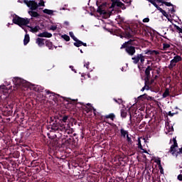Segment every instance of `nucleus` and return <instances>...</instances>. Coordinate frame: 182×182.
Here are the masks:
<instances>
[{"label": "nucleus", "mask_w": 182, "mask_h": 182, "mask_svg": "<svg viewBox=\"0 0 182 182\" xmlns=\"http://www.w3.org/2000/svg\"><path fill=\"white\" fill-rule=\"evenodd\" d=\"M13 90H23V87H27L28 89H31V90H39V85H33L23 79L19 77H14L13 78Z\"/></svg>", "instance_id": "f257e3e1"}, {"label": "nucleus", "mask_w": 182, "mask_h": 182, "mask_svg": "<svg viewBox=\"0 0 182 182\" xmlns=\"http://www.w3.org/2000/svg\"><path fill=\"white\" fill-rule=\"evenodd\" d=\"M23 2L28 8H30V9H31V11H28L29 15H31V16H33L34 18H38V16H39V14L33 11L38 9V6H45V1L43 0H41L38 4L35 1L23 0Z\"/></svg>", "instance_id": "f03ea898"}, {"label": "nucleus", "mask_w": 182, "mask_h": 182, "mask_svg": "<svg viewBox=\"0 0 182 182\" xmlns=\"http://www.w3.org/2000/svg\"><path fill=\"white\" fill-rule=\"evenodd\" d=\"M29 22H31V19L28 18H21L16 14L14 15L13 23L16 25H18V26L22 28V29H24L25 32H26L25 26H26V25H28Z\"/></svg>", "instance_id": "7ed1b4c3"}, {"label": "nucleus", "mask_w": 182, "mask_h": 182, "mask_svg": "<svg viewBox=\"0 0 182 182\" xmlns=\"http://www.w3.org/2000/svg\"><path fill=\"white\" fill-rule=\"evenodd\" d=\"M12 92V87H6V85L0 86V100L6 99L9 96V93Z\"/></svg>", "instance_id": "20e7f679"}, {"label": "nucleus", "mask_w": 182, "mask_h": 182, "mask_svg": "<svg viewBox=\"0 0 182 182\" xmlns=\"http://www.w3.org/2000/svg\"><path fill=\"white\" fill-rule=\"evenodd\" d=\"M132 41L130 40L128 42H125L122 46L121 49H123V48H126L125 50L128 55L130 56H133L134 53H136V48L134 46H128V45H132Z\"/></svg>", "instance_id": "39448f33"}, {"label": "nucleus", "mask_w": 182, "mask_h": 182, "mask_svg": "<svg viewBox=\"0 0 182 182\" xmlns=\"http://www.w3.org/2000/svg\"><path fill=\"white\" fill-rule=\"evenodd\" d=\"M170 152L175 157H177L178 154H182V148L178 149V146L177 145V141H176V139L173 140V144L171 146Z\"/></svg>", "instance_id": "423d86ee"}, {"label": "nucleus", "mask_w": 182, "mask_h": 182, "mask_svg": "<svg viewBox=\"0 0 182 182\" xmlns=\"http://www.w3.org/2000/svg\"><path fill=\"white\" fill-rule=\"evenodd\" d=\"M60 127H61V129L63 132H66V130L69 129V117L65 115L63 117V118L60 119Z\"/></svg>", "instance_id": "0eeeda50"}, {"label": "nucleus", "mask_w": 182, "mask_h": 182, "mask_svg": "<svg viewBox=\"0 0 182 182\" xmlns=\"http://www.w3.org/2000/svg\"><path fill=\"white\" fill-rule=\"evenodd\" d=\"M132 60H134L133 63H134L135 65H137L139 62H140L141 63H144L145 58L143 54H137L132 58Z\"/></svg>", "instance_id": "6e6552de"}, {"label": "nucleus", "mask_w": 182, "mask_h": 182, "mask_svg": "<svg viewBox=\"0 0 182 182\" xmlns=\"http://www.w3.org/2000/svg\"><path fill=\"white\" fill-rule=\"evenodd\" d=\"M181 60V56L176 55L171 60L170 64L168 65V69H173L176 64L178 63Z\"/></svg>", "instance_id": "1a4fd4ad"}, {"label": "nucleus", "mask_w": 182, "mask_h": 182, "mask_svg": "<svg viewBox=\"0 0 182 182\" xmlns=\"http://www.w3.org/2000/svg\"><path fill=\"white\" fill-rule=\"evenodd\" d=\"M122 8V9H126V7L124 6V4L122 3V1H119V0H114L112 2V5L110 8Z\"/></svg>", "instance_id": "9d476101"}, {"label": "nucleus", "mask_w": 182, "mask_h": 182, "mask_svg": "<svg viewBox=\"0 0 182 182\" xmlns=\"http://www.w3.org/2000/svg\"><path fill=\"white\" fill-rule=\"evenodd\" d=\"M97 12L101 15H107V11H106V4H103L98 6Z\"/></svg>", "instance_id": "9b49d317"}, {"label": "nucleus", "mask_w": 182, "mask_h": 182, "mask_svg": "<svg viewBox=\"0 0 182 182\" xmlns=\"http://www.w3.org/2000/svg\"><path fill=\"white\" fill-rule=\"evenodd\" d=\"M39 38H52V33L46 31L38 34Z\"/></svg>", "instance_id": "f8f14e48"}, {"label": "nucleus", "mask_w": 182, "mask_h": 182, "mask_svg": "<svg viewBox=\"0 0 182 182\" xmlns=\"http://www.w3.org/2000/svg\"><path fill=\"white\" fill-rule=\"evenodd\" d=\"M75 43H74V46H76L77 48H80V46H87V45L85 43H83L82 41H80V40L77 39V40H74Z\"/></svg>", "instance_id": "ddd939ff"}, {"label": "nucleus", "mask_w": 182, "mask_h": 182, "mask_svg": "<svg viewBox=\"0 0 182 182\" xmlns=\"http://www.w3.org/2000/svg\"><path fill=\"white\" fill-rule=\"evenodd\" d=\"M28 28H29L30 32H32L33 33L39 32V31H41V27L39 26H36L35 27L28 26Z\"/></svg>", "instance_id": "4468645a"}, {"label": "nucleus", "mask_w": 182, "mask_h": 182, "mask_svg": "<svg viewBox=\"0 0 182 182\" xmlns=\"http://www.w3.org/2000/svg\"><path fill=\"white\" fill-rule=\"evenodd\" d=\"M36 43L38 44V46H39L40 48H42V46H43V45H45V39L38 38L36 40Z\"/></svg>", "instance_id": "2eb2a0df"}, {"label": "nucleus", "mask_w": 182, "mask_h": 182, "mask_svg": "<svg viewBox=\"0 0 182 182\" xmlns=\"http://www.w3.org/2000/svg\"><path fill=\"white\" fill-rule=\"evenodd\" d=\"M151 70H152V68L150 66H148L145 70V75L148 80L149 79H150V72H151Z\"/></svg>", "instance_id": "dca6fc26"}, {"label": "nucleus", "mask_w": 182, "mask_h": 182, "mask_svg": "<svg viewBox=\"0 0 182 182\" xmlns=\"http://www.w3.org/2000/svg\"><path fill=\"white\" fill-rule=\"evenodd\" d=\"M29 41H31V38L29 37V34H26L23 40V43L25 46L29 43Z\"/></svg>", "instance_id": "f3484780"}, {"label": "nucleus", "mask_w": 182, "mask_h": 182, "mask_svg": "<svg viewBox=\"0 0 182 182\" xmlns=\"http://www.w3.org/2000/svg\"><path fill=\"white\" fill-rule=\"evenodd\" d=\"M141 140H144V141H145L146 139H144V138H139L138 139V147H139V149H141V150L143 149V146H141Z\"/></svg>", "instance_id": "a211bd4d"}, {"label": "nucleus", "mask_w": 182, "mask_h": 182, "mask_svg": "<svg viewBox=\"0 0 182 182\" xmlns=\"http://www.w3.org/2000/svg\"><path fill=\"white\" fill-rule=\"evenodd\" d=\"M161 14H162V15H164V16H165L166 18H168V21H169V22H171V23H173V20H171V19H170L169 18H168V14H167V12H166V11H163Z\"/></svg>", "instance_id": "6ab92c4d"}, {"label": "nucleus", "mask_w": 182, "mask_h": 182, "mask_svg": "<svg viewBox=\"0 0 182 182\" xmlns=\"http://www.w3.org/2000/svg\"><path fill=\"white\" fill-rule=\"evenodd\" d=\"M157 2H159V4H164V5H166V6H171V3L166 2L164 0H156Z\"/></svg>", "instance_id": "aec40b11"}, {"label": "nucleus", "mask_w": 182, "mask_h": 182, "mask_svg": "<svg viewBox=\"0 0 182 182\" xmlns=\"http://www.w3.org/2000/svg\"><path fill=\"white\" fill-rule=\"evenodd\" d=\"M43 12L44 14H47V15H52L53 14V11L48 9H45Z\"/></svg>", "instance_id": "412c9836"}, {"label": "nucleus", "mask_w": 182, "mask_h": 182, "mask_svg": "<svg viewBox=\"0 0 182 182\" xmlns=\"http://www.w3.org/2000/svg\"><path fill=\"white\" fill-rule=\"evenodd\" d=\"M94 111V114H96V109H95V107H90V108H87V107H85V112H87V113H89V112H90V110Z\"/></svg>", "instance_id": "4be33fe9"}, {"label": "nucleus", "mask_w": 182, "mask_h": 182, "mask_svg": "<svg viewBox=\"0 0 182 182\" xmlns=\"http://www.w3.org/2000/svg\"><path fill=\"white\" fill-rule=\"evenodd\" d=\"M166 130H168V133L173 132V125H170V124H166Z\"/></svg>", "instance_id": "5701e85b"}, {"label": "nucleus", "mask_w": 182, "mask_h": 182, "mask_svg": "<svg viewBox=\"0 0 182 182\" xmlns=\"http://www.w3.org/2000/svg\"><path fill=\"white\" fill-rule=\"evenodd\" d=\"M168 49H170V44L168 43H163V50H168Z\"/></svg>", "instance_id": "b1692460"}, {"label": "nucleus", "mask_w": 182, "mask_h": 182, "mask_svg": "<svg viewBox=\"0 0 182 182\" xmlns=\"http://www.w3.org/2000/svg\"><path fill=\"white\" fill-rule=\"evenodd\" d=\"M129 134H127V131L122 129H121V136H122V137L126 138V136H128Z\"/></svg>", "instance_id": "393cba45"}, {"label": "nucleus", "mask_w": 182, "mask_h": 182, "mask_svg": "<svg viewBox=\"0 0 182 182\" xmlns=\"http://www.w3.org/2000/svg\"><path fill=\"white\" fill-rule=\"evenodd\" d=\"M61 38H63V39H64L65 41H66V42H69V41H70V37H69V36L65 34V35H62Z\"/></svg>", "instance_id": "a878e982"}, {"label": "nucleus", "mask_w": 182, "mask_h": 182, "mask_svg": "<svg viewBox=\"0 0 182 182\" xmlns=\"http://www.w3.org/2000/svg\"><path fill=\"white\" fill-rule=\"evenodd\" d=\"M170 95V92L168 91V89H166L165 92H164L162 97L166 98L167 96Z\"/></svg>", "instance_id": "bb28decb"}, {"label": "nucleus", "mask_w": 182, "mask_h": 182, "mask_svg": "<svg viewBox=\"0 0 182 182\" xmlns=\"http://www.w3.org/2000/svg\"><path fill=\"white\" fill-rule=\"evenodd\" d=\"M146 97H147V95L144 94L138 97V100H144V99L146 100Z\"/></svg>", "instance_id": "cd10ccee"}, {"label": "nucleus", "mask_w": 182, "mask_h": 182, "mask_svg": "<svg viewBox=\"0 0 182 182\" xmlns=\"http://www.w3.org/2000/svg\"><path fill=\"white\" fill-rule=\"evenodd\" d=\"M69 35H70V38H72V39H73V41H77V38H76L75 36V34L73 33V32L70 31L69 33Z\"/></svg>", "instance_id": "c85d7f7f"}, {"label": "nucleus", "mask_w": 182, "mask_h": 182, "mask_svg": "<svg viewBox=\"0 0 182 182\" xmlns=\"http://www.w3.org/2000/svg\"><path fill=\"white\" fill-rule=\"evenodd\" d=\"M107 119H114V114H109L108 115H106Z\"/></svg>", "instance_id": "c756f323"}, {"label": "nucleus", "mask_w": 182, "mask_h": 182, "mask_svg": "<svg viewBox=\"0 0 182 182\" xmlns=\"http://www.w3.org/2000/svg\"><path fill=\"white\" fill-rule=\"evenodd\" d=\"M146 55H154V50H148L145 52Z\"/></svg>", "instance_id": "7c9ffc66"}, {"label": "nucleus", "mask_w": 182, "mask_h": 182, "mask_svg": "<svg viewBox=\"0 0 182 182\" xmlns=\"http://www.w3.org/2000/svg\"><path fill=\"white\" fill-rule=\"evenodd\" d=\"M56 29H58V26H51L50 27V31H56Z\"/></svg>", "instance_id": "2f4dec72"}, {"label": "nucleus", "mask_w": 182, "mask_h": 182, "mask_svg": "<svg viewBox=\"0 0 182 182\" xmlns=\"http://www.w3.org/2000/svg\"><path fill=\"white\" fill-rule=\"evenodd\" d=\"M172 25H173L174 28H176L178 30H180L181 33H182V28H180V27L174 23H172Z\"/></svg>", "instance_id": "473e14b6"}, {"label": "nucleus", "mask_w": 182, "mask_h": 182, "mask_svg": "<svg viewBox=\"0 0 182 182\" xmlns=\"http://www.w3.org/2000/svg\"><path fill=\"white\" fill-rule=\"evenodd\" d=\"M127 114L126 113V112H124L123 110L121 111V116H122V117H126Z\"/></svg>", "instance_id": "72a5a7b5"}, {"label": "nucleus", "mask_w": 182, "mask_h": 182, "mask_svg": "<svg viewBox=\"0 0 182 182\" xmlns=\"http://www.w3.org/2000/svg\"><path fill=\"white\" fill-rule=\"evenodd\" d=\"M146 100H154V97H150V96H149V95H146Z\"/></svg>", "instance_id": "f704fd0d"}, {"label": "nucleus", "mask_w": 182, "mask_h": 182, "mask_svg": "<svg viewBox=\"0 0 182 182\" xmlns=\"http://www.w3.org/2000/svg\"><path fill=\"white\" fill-rule=\"evenodd\" d=\"M123 2H124L125 4H127L128 5H130V3L132 2L131 0H122Z\"/></svg>", "instance_id": "c9c22d12"}, {"label": "nucleus", "mask_w": 182, "mask_h": 182, "mask_svg": "<svg viewBox=\"0 0 182 182\" xmlns=\"http://www.w3.org/2000/svg\"><path fill=\"white\" fill-rule=\"evenodd\" d=\"M89 65H90L89 62L85 63L84 68H86L87 69H89Z\"/></svg>", "instance_id": "e433bc0d"}, {"label": "nucleus", "mask_w": 182, "mask_h": 182, "mask_svg": "<svg viewBox=\"0 0 182 182\" xmlns=\"http://www.w3.org/2000/svg\"><path fill=\"white\" fill-rule=\"evenodd\" d=\"M150 21V18H145L143 19V22L144 23H147V22H149Z\"/></svg>", "instance_id": "4c0bfd02"}, {"label": "nucleus", "mask_w": 182, "mask_h": 182, "mask_svg": "<svg viewBox=\"0 0 182 182\" xmlns=\"http://www.w3.org/2000/svg\"><path fill=\"white\" fill-rule=\"evenodd\" d=\"M178 180H179V181H182V174H179L177 177Z\"/></svg>", "instance_id": "58836bf2"}, {"label": "nucleus", "mask_w": 182, "mask_h": 182, "mask_svg": "<svg viewBox=\"0 0 182 182\" xmlns=\"http://www.w3.org/2000/svg\"><path fill=\"white\" fill-rule=\"evenodd\" d=\"M156 9H158V11H159L161 13H162L164 10H163V9L160 8V6L156 7Z\"/></svg>", "instance_id": "ea45409f"}, {"label": "nucleus", "mask_w": 182, "mask_h": 182, "mask_svg": "<svg viewBox=\"0 0 182 182\" xmlns=\"http://www.w3.org/2000/svg\"><path fill=\"white\" fill-rule=\"evenodd\" d=\"M5 85L6 86H9V85H11V81H6Z\"/></svg>", "instance_id": "a19ab883"}, {"label": "nucleus", "mask_w": 182, "mask_h": 182, "mask_svg": "<svg viewBox=\"0 0 182 182\" xmlns=\"http://www.w3.org/2000/svg\"><path fill=\"white\" fill-rule=\"evenodd\" d=\"M127 141H132V138H130L129 135H127Z\"/></svg>", "instance_id": "79ce46f5"}, {"label": "nucleus", "mask_w": 182, "mask_h": 182, "mask_svg": "<svg viewBox=\"0 0 182 182\" xmlns=\"http://www.w3.org/2000/svg\"><path fill=\"white\" fill-rule=\"evenodd\" d=\"M114 100V102H116L117 103H119V104H120V103H122V100H118V101L117 100Z\"/></svg>", "instance_id": "37998d69"}, {"label": "nucleus", "mask_w": 182, "mask_h": 182, "mask_svg": "<svg viewBox=\"0 0 182 182\" xmlns=\"http://www.w3.org/2000/svg\"><path fill=\"white\" fill-rule=\"evenodd\" d=\"M152 5H154V6H155V8L156 9L159 7V6L157 5V4H156L155 1H154V4H152Z\"/></svg>", "instance_id": "c03bdc74"}, {"label": "nucleus", "mask_w": 182, "mask_h": 182, "mask_svg": "<svg viewBox=\"0 0 182 182\" xmlns=\"http://www.w3.org/2000/svg\"><path fill=\"white\" fill-rule=\"evenodd\" d=\"M70 69H71V70H73V72H75V73H76V71L75 70V69H73V66L70 65Z\"/></svg>", "instance_id": "a18cd8bd"}, {"label": "nucleus", "mask_w": 182, "mask_h": 182, "mask_svg": "<svg viewBox=\"0 0 182 182\" xmlns=\"http://www.w3.org/2000/svg\"><path fill=\"white\" fill-rule=\"evenodd\" d=\"M160 53L157 50H154V55H159Z\"/></svg>", "instance_id": "49530a36"}, {"label": "nucleus", "mask_w": 182, "mask_h": 182, "mask_svg": "<svg viewBox=\"0 0 182 182\" xmlns=\"http://www.w3.org/2000/svg\"><path fill=\"white\" fill-rule=\"evenodd\" d=\"M174 114H175V113H171V112H168V116L173 117V116H174Z\"/></svg>", "instance_id": "de8ad7c7"}, {"label": "nucleus", "mask_w": 182, "mask_h": 182, "mask_svg": "<svg viewBox=\"0 0 182 182\" xmlns=\"http://www.w3.org/2000/svg\"><path fill=\"white\" fill-rule=\"evenodd\" d=\"M146 90V87H143L141 90V92H144Z\"/></svg>", "instance_id": "09e8293b"}, {"label": "nucleus", "mask_w": 182, "mask_h": 182, "mask_svg": "<svg viewBox=\"0 0 182 182\" xmlns=\"http://www.w3.org/2000/svg\"><path fill=\"white\" fill-rule=\"evenodd\" d=\"M144 87H146L145 90H149V86H147V85H145Z\"/></svg>", "instance_id": "8fccbe9b"}, {"label": "nucleus", "mask_w": 182, "mask_h": 182, "mask_svg": "<svg viewBox=\"0 0 182 182\" xmlns=\"http://www.w3.org/2000/svg\"><path fill=\"white\" fill-rule=\"evenodd\" d=\"M154 1L156 0H149V2H150L151 4H154Z\"/></svg>", "instance_id": "3c124183"}, {"label": "nucleus", "mask_w": 182, "mask_h": 182, "mask_svg": "<svg viewBox=\"0 0 182 182\" xmlns=\"http://www.w3.org/2000/svg\"><path fill=\"white\" fill-rule=\"evenodd\" d=\"M65 25H69V22L65 21Z\"/></svg>", "instance_id": "603ef678"}, {"label": "nucleus", "mask_w": 182, "mask_h": 182, "mask_svg": "<svg viewBox=\"0 0 182 182\" xmlns=\"http://www.w3.org/2000/svg\"><path fill=\"white\" fill-rule=\"evenodd\" d=\"M46 94H47V95H49V93H50V91H48V90H46Z\"/></svg>", "instance_id": "864d4df0"}, {"label": "nucleus", "mask_w": 182, "mask_h": 182, "mask_svg": "<svg viewBox=\"0 0 182 182\" xmlns=\"http://www.w3.org/2000/svg\"><path fill=\"white\" fill-rule=\"evenodd\" d=\"M65 9H65V8H63V9H62L63 11H65Z\"/></svg>", "instance_id": "5fc2aeb1"}, {"label": "nucleus", "mask_w": 182, "mask_h": 182, "mask_svg": "<svg viewBox=\"0 0 182 182\" xmlns=\"http://www.w3.org/2000/svg\"><path fill=\"white\" fill-rule=\"evenodd\" d=\"M80 53H83V51H82V50H80Z\"/></svg>", "instance_id": "6e6d98bb"}, {"label": "nucleus", "mask_w": 182, "mask_h": 182, "mask_svg": "<svg viewBox=\"0 0 182 182\" xmlns=\"http://www.w3.org/2000/svg\"><path fill=\"white\" fill-rule=\"evenodd\" d=\"M87 106H90V104H87Z\"/></svg>", "instance_id": "4d7b16f0"}, {"label": "nucleus", "mask_w": 182, "mask_h": 182, "mask_svg": "<svg viewBox=\"0 0 182 182\" xmlns=\"http://www.w3.org/2000/svg\"><path fill=\"white\" fill-rule=\"evenodd\" d=\"M160 163H161V161H159V164H160Z\"/></svg>", "instance_id": "13d9d810"}, {"label": "nucleus", "mask_w": 182, "mask_h": 182, "mask_svg": "<svg viewBox=\"0 0 182 182\" xmlns=\"http://www.w3.org/2000/svg\"><path fill=\"white\" fill-rule=\"evenodd\" d=\"M8 26H9V23H8Z\"/></svg>", "instance_id": "bf43d9fd"}, {"label": "nucleus", "mask_w": 182, "mask_h": 182, "mask_svg": "<svg viewBox=\"0 0 182 182\" xmlns=\"http://www.w3.org/2000/svg\"><path fill=\"white\" fill-rule=\"evenodd\" d=\"M82 28H83V25L82 26Z\"/></svg>", "instance_id": "052dcab7"}]
</instances>
